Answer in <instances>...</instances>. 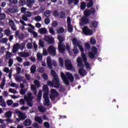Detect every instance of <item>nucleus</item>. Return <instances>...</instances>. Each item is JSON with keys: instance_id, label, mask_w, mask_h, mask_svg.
<instances>
[{"instance_id": "nucleus-1", "label": "nucleus", "mask_w": 128, "mask_h": 128, "mask_svg": "<svg viewBox=\"0 0 128 128\" xmlns=\"http://www.w3.org/2000/svg\"><path fill=\"white\" fill-rule=\"evenodd\" d=\"M51 74L52 76L53 80H52V82L48 81L47 84L48 86L58 88L60 86L58 76L56 72L54 70H51Z\"/></svg>"}, {"instance_id": "nucleus-2", "label": "nucleus", "mask_w": 128, "mask_h": 128, "mask_svg": "<svg viewBox=\"0 0 128 128\" xmlns=\"http://www.w3.org/2000/svg\"><path fill=\"white\" fill-rule=\"evenodd\" d=\"M60 76L62 78L64 84L66 86H70V82H74V78L72 76V74L68 72L66 73V74L64 73V72H60ZM70 80V81H69Z\"/></svg>"}, {"instance_id": "nucleus-3", "label": "nucleus", "mask_w": 128, "mask_h": 128, "mask_svg": "<svg viewBox=\"0 0 128 128\" xmlns=\"http://www.w3.org/2000/svg\"><path fill=\"white\" fill-rule=\"evenodd\" d=\"M76 62L78 64V66L80 68L78 70V74L80 76H86V72L84 70V65L82 64V58L78 57L76 59Z\"/></svg>"}, {"instance_id": "nucleus-4", "label": "nucleus", "mask_w": 128, "mask_h": 128, "mask_svg": "<svg viewBox=\"0 0 128 128\" xmlns=\"http://www.w3.org/2000/svg\"><path fill=\"white\" fill-rule=\"evenodd\" d=\"M58 39L59 41V44H58V50L60 52L64 54V50H66V46L62 42L64 40V38L62 35H58Z\"/></svg>"}, {"instance_id": "nucleus-5", "label": "nucleus", "mask_w": 128, "mask_h": 128, "mask_svg": "<svg viewBox=\"0 0 128 128\" xmlns=\"http://www.w3.org/2000/svg\"><path fill=\"white\" fill-rule=\"evenodd\" d=\"M24 100L26 101L27 105L28 106L32 107L34 106V103H32L34 96H32V92L28 93V96H24Z\"/></svg>"}, {"instance_id": "nucleus-6", "label": "nucleus", "mask_w": 128, "mask_h": 128, "mask_svg": "<svg viewBox=\"0 0 128 128\" xmlns=\"http://www.w3.org/2000/svg\"><path fill=\"white\" fill-rule=\"evenodd\" d=\"M72 42L74 48H76L78 46L80 52H84V47H82V43L80 41L78 40V38H73Z\"/></svg>"}, {"instance_id": "nucleus-7", "label": "nucleus", "mask_w": 128, "mask_h": 128, "mask_svg": "<svg viewBox=\"0 0 128 128\" xmlns=\"http://www.w3.org/2000/svg\"><path fill=\"white\" fill-rule=\"evenodd\" d=\"M48 52L52 56H56V48L52 45L49 46Z\"/></svg>"}, {"instance_id": "nucleus-8", "label": "nucleus", "mask_w": 128, "mask_h": 128, "mask_svg": "<svg viewBox=\"0 0 128 128\" xmlns=\"http://www.w3.org/2000/svg\"><path fill=\"white\" fill-rule=\"evenodd\" d=\"M67 28L68 32H74V28L72 26V20H70V17L68 16L67 18Z\"/></svg>"}, {"instance_id": "nucleus-9", "label": "nucleus", "mask_w": 128, "mask_h": 128, "mask_svg": "<svg viewBox=\"0 0 128 128\" xmlns=\"http://www.w3.org/2000/svg\"><path fill=\"white\" fill-rule=\"evenodd\" d=\"M82 32L86 36H90L92 34V30L90 29L88 27L85 26L82 28Z\"/></svg>"}, {"instance_id": "nucleus-10", "label": "nucleus", "mask_w": 128, "mask_h": 128, "mask_svg": "<svg viewBox=\"0 0 128 128\" xmlns=\"http://www.w3.org/2000/svg\"><path fill=\"white\" fill-rule=\"evenodd\" d=\"M65 67L68 70H72L74 68L72 64V62L70 60L66 59L65 60Z\"/></svg>"}, {"instance_id": "nucleus-11", "label": "nucleus", "mask_w": 128, "mask_h": 128, "mask_svg": "<svg viewBox=\"0 0 128 128\" xmlns=\"http://www.w3.org/2000/svg\"><path fill=\"white\" fill-rule=\"evenodd\" d=\"M58 96V91L55 89H52L51 90V95L50 96V98L52 100H54Z\"/></svg>"}, {"instance_id": "nucleus-12", "label": "nucleus", "mask_w": 128, "mask_h": 128, "mask_svg": "<svg viewBox=\"0 0 128 128\" xmlns=\"http://www.w3.org/2000/svg\"><path fill=\"white\" fill-rule=\"evenodd\" d=\"M16 112L19 118H20L22 120H24L26 118V116L25 113H22V112L20 110L16 111Z\"/></svg>"}, {"instance_id": "nucleus-13", "label": "nucleus", "mask_w": 128, "mask_h": 128, "mask_svg": "<svg viewBox=\"0 0 128 128\" xmlns=\"http://www.w3.org/2000/svg\"><path fill=\"white\" fill-rule=\"evenodd\" d=\"M32 16V13L28 12H26L24 13V14L22 16V20H24L25 22H28V18H30Z\"/></svg>"}, {"instance_id": "nucleus-14", "label": "nucleus", "mask_w": 128, "mask_h": 128, "mask_svg": "<svg viewBox=\"0 0 128 128\" xmlns=\"http://www.w3.org/2000/svg\"><path fill=\"white\" fill-rule=\"evenodd\" d=\"M44 40L48 42L49 44H52L54 42V38L52 36H44Z\"/></svg>"}, {"instance_id": "nucleus-15", "label": "nucleus", "mask_w": 128, "mask_h": 128, "mask_svg": "<svg viewBox=\"0 0 128 128\" xmlns=\"http://www.w3.org/2000/svg\"><path fill=\"white\" fill-rule=\"evenodd\" d=\"M81 22L80 23V26H84V24H88L90 22V20H88V18L83 16L81 18Z\"/></svg>"}, {"instance_id": "nucleus-16", "label": "nucleus", "mask_w": 128, "mask_h": 128, "mask_svg": "<svg viewBox=\"0 0 128 128\" xmlns=\"http://www.w3.org/2000/svg\"><path fill=\"white\" fill-rule=\"evenodd\" d=\"M42 90L44 92L43 96H48V92H50V90L48 89V85H44Z\"/></svg>"}, {"instance_id": "nucleus-17", "label": "nucleus", "mask_w": 128, "mask_h": 128, "mask_svg": "<svg viewBox=\"0 0 128 128\" xmlns=\"http://www.w3.org/2000/svg\"><path fill=\"white\" fill-rule=\"evenodd\" d=\"M15 34L16 36V38H18L20 40H23L24 38V34H20V32L18 31L16 32Z\"/></svg>"}, {"instance_id": "nucleus-18", "label": "nucleus", "mask_w": 128, "mask_h": 128, "mask_svg": "<svg viewBox=\"0 0 128 128\" xmlns=\"http://www.w3.org/2000/svg\"><path fill=\"white\" fill-rule=\"evenodd\" d=\"M46 62L48 68L52 70V58H50V56H49L47 58Z\"/></svg>"}, {"instance_id": "nucleus-19", "label": "nucleus", "mask_w": 128, "mask_h": 128, "mask_svg": "<svg viewBox=\"0 0 128 128\" xmlns=\"http://www.w3.org/2000/svg\"><path fill=\"white\" fill-rule=\"evenodd\" d=\"M20 44H14L12 50V53L16 54V52H17L18 50H20Z\"/></svg>"}, {"instance_id": "nucleus-20", "label": "nucleus", "mask_w": 128, "mask_h": 128, "mask_svg": "<svg viewBox=\"0 0 128 128\" xmlns=\"http://www.w3.org/2000/svg\"><path fill=\"white\" fill-rule=\"evenodd\" d=\"M9 26H10V28L12 30H16V27L14 20H9Z\"/></svg>"}, {"instance_id": "nucleus-21", "label": "nucleus", "mask_w": 128, "mask_h": 128, "mask_svg": "<svg viewBox=\"0 0 128 128\" xmlns=\"http://www.w3.org/2000/svg\"><path fill=\"white\" fill-rule=\"evenodd\" d=\"M43 98H44V102H45V105L48 106H50V98H48V95H46V96H43Z\"/></svg>"}, {"instance_id": "nucleus-22", "label": "nucleus", "mask_w": 128, "mask_h": 128, "mask_svg": "<svg viewBox=\"0 0 128 128\" xmlns=\"http://www.w3.org/2000/svg\"><path fill=\"white\" fill-rule=\"evenodd\" d=\"M46 10V6L44 4L40 5V12L38 11H36L35 12V14H40V12H44V11Z\"/></svg>"}, {"instance_id": "nucleus-23", "label": "nucleus", "mask_w": 128, "mask_h": 128, "mask_svg": "<svg viewBox=\"0 0 128 128\" xmlns=\"http://www.w3.org/2000/svg\"><path fill=\"white\" fill-rule=\"evenodd\" d=\"M18 54H20V56H22V58H28L30 56V54L28 52H21Z\"/></svg>"}, {"instance_id": "nucleus-24", "label": "nucleus", "mask_w": 128, "mask_h": 128, "mask_svg": "<svg viewBox=\"0 0 128 128\" xmlns=\"http://www.w3.org/2000/svg\"><path fill=\"white\" fill-rule=\"evenodd\" d=\"M8 10V12H10V14H14V12H18V8L16 7L10 8Z\"/></svg>"}, {"instance_id": "nucleus-25", "label": "nucleus", "mask_w": 128, "mask_h": 128, "mask_svg": "<svg viewBox=\"0 0 128 128\" xmlns=\"http://www.w3.org/2000/svg\"><path fill=\"white\" fill-rule=\"evenodd\" d=\"M34 120L40 124H42V117L40 116H36L34 118Z\"/></svg>"}, {"instance_id": "nucleus-26", "label": "nucleus", "mask_w": 128, "mask_h": 128, "mask_svg": "<svg viewBox=\"0 0 128 128\" xmlns=\"http://www.w3.org/2000/svg\"><path fill=\"white\" fill-rule=\"evenodd\" d=\"M98 22L96 20H94L92 21L91 26L94 28H98Z\"/></svg>"}, {"instance_id": "nucleus-27", "label": "nucleus", "mask_w": 128, "mask_h": 128, "mask_svg": "<svg viewBox=\"0 0 128 128\" xmlns=\"http://www.w3.org/2000/svg\"><path fill=\"white\" fill-rule=\"evenodd\" d=\"M52 14V11L50 10H46L44 12V15L46 18H50Z\"/></svg>"}, {"instance_id": "nucleus-28", "label": "nucleus", "mask_w": 128, "mask_h": 128, "mask_svg": "<svg viewBox=\"0 0 128 128\" xmlns=\"http://www.w3.org/2000/svg\"><path fill=\"white\" fill-rule=\"evenodd\" d=\"M31 90L32 92H33V94H34V96H36V94H38V91L36 90V87L34 84L31 85Z\"/></svg>"}, {"instance_id": "nucleus-29", "label": "nucleus", "mask_w": 128, "mask_h": 128, "mask_svg": "<svg viewBox=\"0 0 128 128\" xmlns=\"http://www.w3.org/2000/svg\"><path fill=\"white\" fill-rule=\"evenodd\" d=\"M38 109L40 112H44L46 110V108L42 106H39Z\"/></svg>"}, {"instance_id": "nucleus-30", "label": "nucleus", "mask_w": 128, "mask_h": 128, "mask_svg": "<svg viewBox=\"0 0 128 128\" xmlns=\"http://www.w3.org/2000/svg\"><path fill=\"white\" fill-rule=\"evenodd\" d=\"M34 2V0H27L26 4L28 8H32Z\"/></svg>"}, {"instance_id": "nucleus-31", "label": "nucleus", "mask_w": 128, "mask_h": 128, "mask_svg": "<svg viewBox=\"0 0 128 128\" xmlns=\"http://www.w3.org/2000/svg\"><path fill=\"white\" fill-rule=\"evenodd\" d=\"M24 124L27 126H30V124H32V121L30 119H26L24 122Z\"/></svg>"}, {"instance_id": "nucleus-32", "label": "nucleus", "mask_w": 128, "mask_h": 128, "mask_svg": "<svg viewBox=\"0 0 128 128\" xmlns=\"http://www.w3.org/2000/svg\"><path fill=\"white\" fill-rule=\"evenodd\" d=\"M38 32L41 34H44L48 32V30L46 28H41L38 30Z\"/></svg>"}, {"instance_id": "nucleus-33", "label": "nucleus", "mask_w": 128, "mask_h": 128, "mask_svg": "<svg viewBox=\"0 0 128 128\" xmlns=\"http://www.w3.org/2000/svg\"><path fill=\"white\" fill-rule=\"evenodd\" d=\"M36 72V66L35 65H32L30 68V72L31 74H35Z\"/></svg>"}, {"instance_id": "nucleus-34", "label": "nucleus", "mask_w": 128, "mask_h": 128, "mask_svg": "<svg viewBox=\"0 0 128 128\" xmlns=\"http://www.w3.org/2000/svg\"><path fill=\"white\" fill-rule=\"evenodd\" d=\"M65 16H66V12L62 11L59 12L60 18H64Z\"/></svg>"}, {"instance_id": "nucleus-35", "label": "nucleus", "mask_w": 128, "mask_h": 128, "mask_svg": "<svg viewBox=\"0 0 128 128\" xmlns=\"http://www.w3.org/2000/svg\"><path fill=\"white\" fill-rule=\"evenodd\" d=\"M86 2H82L80 4V10H84V8H86Z\"/></svg>"}, {"instance_id": "nucleus-36", "label": "nucleus", "mask_w": 128, "mask_h": 128, "mask_svg": "<svg viewBox=\"0 0 128 128\" xmlns=\"http://www.w3.org/2000/svg\"><path fill=\"white\" fill-rule=\"evenodd\" d=\"M42 90H39L38 96H37V100H42Z\"/></svg>"}, {"instance_id": "nucleus-37", "label": "nucleus", "mask_w": 128, "mask_h": 128, "mask_svg": "<svg viewBox=\"0 0 128 128\" xmlns=\"http://www.w3.org/2000/svg\"><path fill=\"white\" fill-rule=\"evenodd\" d=\"M94 6V0H90L86 4L87 8H92Z\"/></svg>"}, {"instance_id": "nucleus-38", "label": "nucleus", "mask_w": 128, "mask_h": 128, "mask_svg": "<svg viewBox=\"0 0 128 128\" xmlns=\"http://www.w3.org/2000/svg\"><path fill=\"white\" fill-rule=\"evenodd\" d=\"M38 44L40 46L39 48H40L44 47V42L42 39L39 40Z\"/></svg>"}, {"instance_id": "nucleus-39", "label": "nucleus", "mask_w": 128, "mask_h": 128, "mask_svg": "<svg viewBox=\"0 0 128 128\" xmlns=\"http://www.w3.org/2000/svg\"><path fill=\"white\" fill-rule=\"evenodd\" d=\"M84 48L86 52H87V50H90V44L88 42H86L84 44Z\"/></svg>"}, {"instance_id": "nucleus-40", "label": "nucleus", "mask_w": 128, "mask_h": 128, "mask_svg": "<svg viewBox=\"0 0 128 128\" xmlns=\"http://www.w3.org/2000/svg\"><path fill=\"white\" fill-rule=\"evenodd\" d=\"M88 56L90 58H96V53H94L92 52H88Z\"/></svg>"}, {"instance_id": "nucleus-41", "label": "nucleus", "mask_w": 128, "mask_h": 128, "mask_svg": "<svg viewBox=\"0 0 128 128\" xmlns=\"http://www.w3.org/2000/svg\"><path fill=\"white\" fill-rule=\"evenodd\" d=\"M12 114V112L11 111H8L5 113V116L6 118H10Z\"/></svg>"}, {"instance_id": "nucleus-42", "label": "nucleus", "mask_w": 128, "mask_h": 128, "mask_svg": "<svg viewBox=\"0 0 128 128\" xmlns=\"http://www.w3.org/2000/svg\"><path fill=\"white\" fill-rule=\"evenodd\" d=\"M0 106H1L2 108H6V104L4 100H0Z\"/></svg>"}, {"instance_id": "nucleus-43", "label": "nucleus", "mask_w": 128, "mask_h": 128, "mask_svg": "<svg viewBox=\"0 0 128 128\" xmlns=\"http://www.w3.org/2000/svg\"><path fill=\"white\" fill-rule=\"evenodd\" d=\"M90 42L92 46H94L96 44V40L94 38H91L90 39Z\"/></svg>"}, {"instance_id": "nucleus-44", "label": "nucleus", "mask_w": 128, "mask_h": 128, "mask_svg": "<svg viewBox=\"0 0 128 128\" xmlns=\"http://www.w3.org/2000/svg\"><path fill=\"white\" fill-rule=\"evenodd\" d=\"M64 32V28L62 26H61L57 30L58 34H62Z\"/></svg>"}, {"instance_id": "nucleus-45", "label": "nucleus", "mask_w": 128, "mask_h": 128, "mask_svg": "<svg viewBox=\"0 0 128 128\" xmlns=\"http://www.w3.org/2000/svg\"><path fill=\"white\" fill-rule=\"evenodd\" d=\"M59 64L61 68H64V60L62 58H59Z\"/></svg>"}, {"instance_id": "nucleus-46", "label": "nucleus", "mask_w": 128, "mask_h": 128, "mask_svg": "<svg viewBox=\"0 0 128 128\" xmlns=\"http://www.w3.org/2000/svg\"><path fill=\"white\" fill-rule=\"evenodd\" d=\"M26 47V43L24 42H22L20 44V48H19V50H22L24 48Z\"/></svg>"}, {"instance_id": "nucleus-47", "label": "nucleus", "mask_w": 128, "mask_h": 128, "mask_svg": "<svg viewBox=\"0 0 128 128\" xmlns=\"http://www.w3.org/2000/svg\"><path fill=\"white\" fill-rule=\"evenodd\" d=\"M34 84L37 88H40V83L38 80H34Z\"/></svg>"}, {"instance_id": "nucleus-48", "label": "nucleus", "mask_w": 128, "mask_h": 128, "mask_svg": "<svg viewBox=\"0 0 128 128\" xmlns=\"http://www.w3.org/2000/svg\"><path fill=\"white\" fill-rule=\"evenodd\" d=\"M42 78L44 79V80H48V74L44 73L42 75Z\"/></svg>"}, {"instance_id": "nucleus-49", "label": "nucleus", "mask_w": 128, "mask_h": 128, "mask_svg": "<svg viewBox=\"0 0 128 128\" xmlns=\"http://www.w3.org/2000/svg\"><path fill=\"white\" fill-rule=\"evenodd\" d=\"M90 14V10H86L84 11V15L86 18Z\"/></svg>"}, {"instance_id": "nucleus-50", "label": "nucleus", "mask_w": 128, "mask_h": 128, "mask_svg": "<svg viewBox=\"0 0 128 128\" xmlns=\"http://www.w3.org/2000/svg\"><path fill=\"white\" fill-rule=\"evenodd\" d=\"M53 16L55 18H57V16H59L60 12H58V10H54V12H53Z\"/></svg>"}, {"instance_id": "nucleus-51", "label": "nucleus", "mask_w": 128, "mask_h": 128, "mask_svg": "<svg viewBox=\"0 0 128 128\" xmlns=\"http://www.w3.org/2000/svg\"><path fill=\"white\" fill-rule=\"evenodd\" d=\"M4 34L6 36H10V29L4 30Z\"/></svg>"}, {"instance_id": "nucleus-52", "label": "nucleus", "mask_w": 128, "mask_h": 128, "mask_svg": "<svg viewBox=\"0 0 128 128\" xmlns=\"http://www.w3.org/2000/svg\"><path fill=\"white\" fill-rule=\"evenodd\" d=\"M6 84V80H2L0 85V88L2 90H4V84Z\"/></svg>"}, {"instance_id": "nucleus-53", "label": "nucleus", "mask_w": 128, "mask_h": 128, "mask_svg": "<svg viewBox=\"0 0 128 128\" xmlns=\"http://www.w3.org/2000/svg\"><path fill=\"white\" fill-rule=\"evenodd\" d=\"M6 18V14L4 13L0 14V20H4Z\"/></svg>"}, {"instance_id": "nucleus-54", "label": "nucleus", "mask_w": 128, "mask_h": 128, "mask_svg": "<svg viewBox=\"0 0 128 128\" xmlns=\"http://www.w3.org/2000/svg\"><path fill=\"white\" fill-rule=\"evenodd\" d=\"M44 22L45 24H48L50 22V20L48 18L44 19Z\"/></svg>"}, {"instance_id": "nucleus-55", "label": "nucleus", "mask_w": 128, "mask_h": 128, "mask_svg": "<svg viewBox=\"0 0 128 128\" xmlns=\"http://www.w3.org/2000/svg\"><path fill=\"white\" fill-rule=\"evenodd\" d=\"M26 48L28 50H31L32 48V44L31 42H28L26 44Z\"/></svg>"}, {"instance_id": "nucleus-56", "label": "nucleus", "mask_w": 128, "mask_h": 128, "mask_svg": "<svg viewBox=\"0 0 128 128\" xmlns=\"http://www.w3.org/2000/svg\"><path fill=\"white\" fill-rule=\"evenodd\" d=\"M26 100H24V99L23 98H21L20 100V104H22V106H24V104H26Z\"/></svg>"}, {"instance_id": "nucleus-57", "label": "nucleus", "mask_w": 128, "mask_h": 128, "mask_svg": "<svg viewBox=\"0 0 128 128\" xmlns=\"http://www.w3.org/2000/svg\"><path fill=\"white\" fill-rule=\"evenodd\" d=\"M34 20L36 22H40L42 20V17L40 16H38L35 17Z\"/></svg>"}, {"instance_id": "nucleus-58", "label": "nucleus", "mask_w": 128, "mask_h": 128, "mask_svg": "<svg viewBox=\"0 0 128 128\" xmlns=\"http://www.w3.org/2000/svg\"><path fill=\"white\" fill-rule=\"evenodd\" d=\"M6 104L8 106H12V104H14V101H12V100H8L6 101Z\"/></svg>"}, {"instance_id": "nucleus-59", "label": "nucleus", "mask_w": 128, "mask_h": 128, "mask_svg": "<svg viewBox=\"0 0 128 128\" xmlns=\"http://www.w3.org/2000/svg\"><path fill=\"white\" fill-rule=\"evenodd\" d=\"M37 58L38 60H42V54L38 53L37 54Z\"/></svg>"}, {"instance_id": "nucleus-60", "label": "nucleus", "mask_w": 128, "mask_h": 128, "mask_svg": "<svg viewBox=\"0 0 128 128\" xmlns=\"http://www.w3.org/2000/svg\"><path fill=\"white\" fill-rule=\"evenodd\" d=\"M10 4H18V0H8Z\"/></svg>"}, {"instance_id": "nucleus-61", "label": "nucleus", "mask_w": 128, "mask_h": 128, "mask_svg": "<svg viewBox=\"0 0 128 128\" xmlns=\"http://www.w3.org/2000/svg\"><path fill=\"white\" fill-rule=\"evenodd\" d=\"M73 52L75 54H78L79 51L76 48V47H74V48L73 49Z\"/></svg>"}, {"instance_id": "nucleus-62", "label": "nucleus", "mask_w": 128, "mask_h": 128, "mask_svg": "<svg viewBox=\"0 0 128 128\" xmlns=\"http://www.w3.org/2000/svg\"><path fill=\"white\" fill-rule=\"evenodd\" d=\"M49 32L50 34H53V35L56 34V32H54V28H50L49 29Z\"/></svg>"}, {"instance_id": "nucleus-63", "label": "nucleus", "mask_w": 128, "mask_h": 128, "mask_svg": "<svg viewBox=\"0 0 128 128\" xmlns=\"http://www.w3.org/2000/svg\"><path fill=\"white\" fill-rule=\"evenodd\" d=\"M44 126L46 128H50V123H48V122H44Z\"/></svg>"}, {"instance_id": "nucleus-64", "label": "nucleus", "mask_w": 128, "mask_h": 128, "mask_svg": "<svg viewBox=\"0 0 128 128\" xmlns=\"http://www.w3.org/2000/svg\"><path fill=\"white\" fill-rule=\"evenodd\" d=\"M33 126L34 128H40V125H38V124L36 122H35L33 124Z\"/></svg>"}]
</instances>
